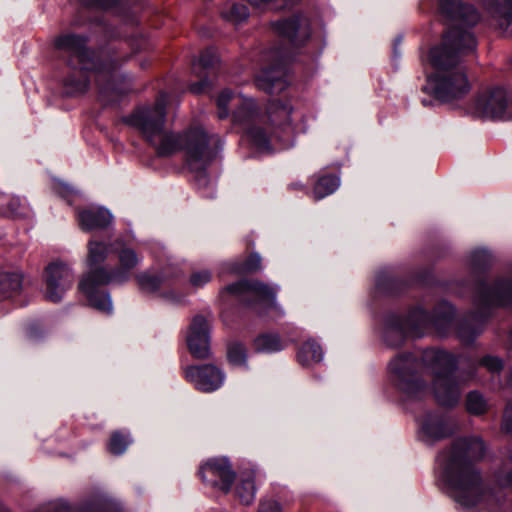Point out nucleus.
Instances as JSON below:
<instances>
[{
    "label": "nucleus",
    "mask_w": 512,
    "mask_h": 512,
    "mask_svg": "<svg viewBox=\"0 0 512 512\" xmlns=\"http://www.w3.org/2000/svg\"><path fill=\"white\" fill-rule=\"evenodd\" d=\"M24 274L15 266H6L0 270V299L18 296L23 288Z\"/></svg>",
    "instance_id": "nucleus-22"
},
{
    "label": "nucleus",
    "mask_w": 512,
    "mask_h": 512,
    "mask_svg": "<svg viewBox=\"0 0 512 512\" xmlns=\"http://www.w3.org/2000/svg\"><path fill=\"white\" fill-rule=\"evenodd\" d=\"M485 453L486 445L480 436L460 437L439 453L437 462L456 503L465 508L483 503L491 512H497L504 503V493L501 489H486L476 466Z\"/></svg>",
    "instance_id": "nucleus-4"
},
{
    "label": "nucleus",
    "mask_w": 512,
    "mask_h": 512,
    "mask_svg": "<svg viewBox=\"0 0 512 512\" xmlns=\"http://www.w3.org/2000/svg\"><path fill=\"white\" fill-rule=\"evenodd\" d=\"M87 37L74 33L58 36L55 47L61 51L70 73L63 80L64 93L68 96L82 95L90 87L93 74L99 98L105 105L116 103L127 92L115 84L118 69L131 56L127 42H113L100 50L96 56L87 48Z\"/></svg>",
    "instance_id": "nucleus-2"
},
{
    "label": "nucleus",
    "mask_w": 512,
    "mask_h": 512,
    "mask_svg": "<svg viewBox=\"0 0 512 512\" xmlns=\"http://www.w3.org/2000/svg\"><path fill=\"white\" fill-rule=\"evenodd\" d=\"M0 512H9L4 506L0 505Z\"/></svg>",
    "instance_id": "nucleus-47"
},
{
    "label": "nucleus",
    "mask_w": 512,
    "mask_h": 512,
    "mask_svg": "<svg viewBox=\"0 0 512 512\" xmlns=\"http://www.w3.org/2000/svg\"><path fill=\"white\" fill-rule=\"evenodd\" d=\"M508 386L512 389V367L509 370Z\"/></svg>",
    "instance_id": "nucleus-44"
},
{
    "label": "nucleus",
    "mask_w": 512,
    "mask_h": 512,
    "mask_svg": "<svg viewBox=\"0 0 512 512\" xmlns=\"http://www.w3.org/2000/svg\"><path fill=\"white\" fill-rule=\"evenodd\" d=\"M466 407L469 413L474 415H480L486 411L487 404L480 393H478L477 391H472L467 395Z\"/></svg>",
    "instance_id": "nucleus-32"
},
{
    "label": "nucleus",
    "mask_w": 512,
    "mask_h": 512,
    "mask_svg": "<svg viewBox=\"0 0 512 512\" xmlns=\"http://www.w3.org/2000/svg\"><path fill=\"white\" fill-rule=\"evenodd\" d=\"M185 379L202 392H213L224 382V373L212 364L188 366L184 370Z\"/></svg>",
    "instance_id": "nucleus-17"
},
{
    "label": "nucleus",
    "mask_w": 512,
    "mask_h": 512,
    "mask_svg": "<svg viewBox=\"0 0 512 512\" xmlns=\"http://www.w3.org/2000/svg\"><path fill=\"white\" fill-rule=\"evenodd\" d=\"M252 6L262 8L272 2L273 0H247Z\"/></svg>",
    "instance_id": "nucleus-42"
},
{
    "label": "nucleus",
    "mask_w": 512,
    "mask_h": 512,
    "mask_svg": "<svg viewBox=\"0 0 512 512\" xmlns=\"http://www.w3.org/2000/svg\"><path fill=\"white\" fill-rule=\"evenodd\" d=\"M227 357L232 365L246 366V348L241 343L230 344L227 349Z\"/></svg>",
    "instance_id": "nucleus-33"
},
{
    "label": "nucleus",
    "mask_w": 512,
    "mask_h": 512,
    "mask_svg": "<svg viewBox=\"0 0 512 512\" xmlns=\"http://www.w3.org/2000/svg\"><path fill=\"white\" fill-rule=\"evenodd\" d=\"M509 345H510V348L512 349V330L510 331V334H509Z\"/></svg>",
    "instance_id": "nucleus-46"
},
{
    "label": "nucleus",
    "mask_w": 512,
    "mask_h": 512,
    "mask_svg": "<svg viewBox=\"0 0 512 512\" xmlns=\"http://www.w3.org/2000/svg\"><path fill=\"white\" fill-rule=\"evenodd\" d=\"M167 103L168 96L162 93L154 105L137 108L125 118V122L135 128L160 156L184 151L196 184L199 188H206L212 183L207 168L217 156L220 139L201 127L189 128L183 134L169 132L165 127Z\"/></svg>",
    "instance_id": "nucleus-1"
},
{
    "label": "nucleus",
    "mask_w": 512,
    "mask_h": 512,
    "mask_svg": "<svg viewBox=\"0 0 512 512\" xmlns=\"http://www.w3.org/2000/svg\"><path fill=\"white\" fill-rule=\"evenodd\" d=\"M472 109L475 115L487 119H507L511 116L508 93L500 87L479 93Z\"/></svg>",
    "instance_id": "nucleus-12"
},
{
    "label": "nucleus",
    "mask_w": 512,
    "mask_h": 512,
    "mask_svg": "<svg viewBox=\"0 0 512 512\" xmlns=\"http://www.w3.org/2000/svg\"><path fill=\"white\" fill-rule=\"evenodd\" d=\"M255 493V472L252 470L243 472L236 487L237 497L242 504L250 505L255 499Z\"/></svg>",
    "instance_id": "nucleus-26"
},
{
    "label": "nucleus",
    "mask_w": 512,
    "mask_h": 512,
    "mask_svg": "<svg viewBox=\"0 0 512 512\" xmlns=\"http://www.w3.org/2000/svg\"><path fill=\"white\" fill-rule=\"evenodd\" d=\"M495 482L500 488H512V459H507L495 470Z\"/></svg>",
    "instance_id": "nucleus-31"
},
{
    "label": "nucleus",
    "mask_w": 512,
    "mask_h": 512,
    "mask_svg": "<svg viewBox=\"0 0 512 512\" xmlns=\"http://www.w3.org/2000/svg\"><path fill=\"white\" fill-rule=\"evenodd\" d=\"M438 8L443 15L454 22L443 38L454 29L471 33L468 28L479 21L476 9L471 5H464L462 0H438Z\"/></svg>",
    "instance_id": "nucleus-16"
},
{
    "label": "nucleus",
    "mask_w": 512,
    "mask_h": 512,
    "mask_svg": "<svg viewBox=\"0 0 512 512\" xmlns=\"http://www.w3.org/2000/svg\"><path fill=\"white\" fill-rule=\"evenodd\" d=\"M455 315L454 307L446 302L438 305L434 314L416 307L407 315L389 314L384 320L383 339L393 348L404 344L406 338H420L434 329L440 336H444L451 328Z\"/></svg>",
    "instance_id": "nucleus-6"
},
{
    "label": "nucleus",
    "mask_w": 512,
    "mask_h": 512,
    "mask_svg": "<svg viewBox=\"0 0 512 512\" xmlns=\"http://www.w3.org/2000/svg\"><path fill=\"white\" fill-rule=\"evenodd\" d=\"M456 357L439 349H425L419 355L406 352L395 356L388 365L393 385L407 398H418L426 390V382L419 372H433V392L439 405L454 407L458 404L464 383L473 378L470 373L464 378L456 377Z\"/></svg>",
    "instance_id": "nucleus-3"
},
{
    "label": "nucleus",
    "mask_w": 512,
    "mask_h": 512,
    "mask_svg": "<svg viewBox=\"0 0 512 512\" xmlns=\"http://www.w3.org/2000/svg\"><path fill=\"white\" fill-rule=\"evenodd\" d=\"M476 46L472 33L459 29L448 33L440 45L430 50L429 62L433 72L427 76L423 90L444 103L466 96L470 84L462 62L466 55L475 51Z\"/></svg>",
    "instance_id": "nucleus-5"
},
{
    "label": "nucleus",
    "mask_w": 512,
    "mask_h": 512,
    "mask_svg": "<svg viewBox=\"0 0 512 512\" xmlns=\"http://www.w3.org/2000/svg\"><path fill=\"white\" fill-rule=\"evenodd\" d=\"M502 430L512 436V402H508L503 413Z\"/></svg>",
    "instance_id": "nucleus-38"
},
{
    "label": "nucleus",
    "mask_w": 512,
    "mask_h": 512,
    "mask_svg": "<svg viewBox=\"0 0 512 512\" xmlns=\"http://www.w3.org/2000/svg\"><path fill=\"white\" fill-rule=\"evenodd\" d=\"M135 256L134 252L126 248L121 241L107 245L102 241L90 240L88 243V256Z\"/></svg>",
    "instance_id": "nucleus-25"
},
{
    "label": "nucleus",
    "mask_w": 512,
    "mask_h": 512,
    "mask_svg": "<svg viewBox=\"0 0 512 512\" xmlns=\"http://www.w3.org/2000/svg\"><path fill=\"white\" fill-rule=\"evenodd\" d=\"M130 443L131 439L128 435H124L121 432L116 431L111 435L108 443V450L114 455H120L125 452Z\"/></svg>",
    "instance_id": "nucleus-34"
},
{
    "label": "nucleus",
    "mask_w": 512,
    "mask_h": 512,
    "mask_svg": "<svg viewBox=\"0 0 512 512\" xmlns=\"http://www.w3.org/2000/svg\"><path fill=\"white\" fill-rule=\"evenodd\" d=\"M259 264H260V258H251L250 262H247L243 268L236 270L235 272L237 274L248 273V272L258 269Z\"/></svg>",
    "instance_id": "nucleus-40"
},
{
    "label": "nucleus",
    "mask_w": 512,
    "mask_h": 512,
    "mask_svg": "<svg viewBox=\"0 0 512 512\" xmlns=\"http://www.w3.org/2000/svg\"><path fill=\"white\" fill-rule=\"evenodd\" d=\"M283 1V4L280 6V8H291L293 7L296 3H298L300 0H282Z\"/></svg>",
    "instance_id": "nucleus-43"
},
{
    "label": "nucleus",
    "mask_w": 512,
    "mask_h": 512,
    "mask_svg": "<svg viewBox=\"0 0 512 512\" xmlns=\"http://www.w3.org/2000/svg\"><path fill=\"white\" fill-rule=\"evenodd\" d=\"M212 275L209 270H200L193 272L190 276V282L194 287H203L211 281Z\"/></svg>",
    "instance_id": "nucleus-36"
},
{
    "label": "nucleus",
    "mask_w": 512,
    "mask_h": 512,
    "mask_svg": "<svg viewBox=\"0 0 512 512\" xmlns=\"http://www.w3.org/2000/svg\"><path fill=\"white\" fill-rule=\"evenodd\" d=\"M181 275L180 269L173 266L165 267L159 274L142 272L136 276L138 284L144 290L156 291L163 284Z\"/></svg>",
    "instance_id": "nucleus-24"
},
{
    "label": "nucleus",
    "mask_w": 512,
    "mask_h": 512,
    "mask_svg": "<svg viewBox=\"0 0 512 512\" xmlns=\"http://www.w3.org/2000/svg\"><path fill=\"white\" fill-rule=\"evenodd\" d=\"M478 365L486 368L492 374H498L503 369V361L499 357L491 355L481 358Z\"/></svg>",
    "instance_id": "nucleus-35"
},
{
    "label": "nucleus",
    "mask_w": 512,
    "mask_h": 512,
    "mask_svg": "<svg viewBox=\"0 0 512 512\" xmlns=\"http://www.w3.org/2000/svg\"><path fill=\"white\" fill-rule=\"evenodd\" d=\"M187 345L190 353L197 359H207L210 356V336L208 320L202 315H196L190 324L187 335Z\"/></svg>",
    "instance_id": "nucleus-19"
},
{
    "label": "nucleus",
    "mask_w": 512,
    "mask_h": 512,
    "mask_svg": "<svg viewBox=\"0 0 512 512\" xmlns=\"http://www.w3.org/2000/svg\"><path fill=\"white\" fill-rule=\"evenodd\" d=\"M491 25L501 33L512 36V0H484Z\"/></svg>",
    "instance_id": "nucleus-21"
},
{
    "label": "nucleus",
    "mask_w": 512,
    "mask_h": 512,
    "mask_svg": "<svg viewBox=\"0 0 512 512\" xmlns=\"http://www.w3.org/2000/svg\"><path fill=\"white\" fill-rule=\"evenodd\" d=\"M138 265L139 258H119V261L113 262L108 261V258H87L86 271L79 282V289L86 296L90 306L111 314L112 300L110 294L102 287L127 281Z\"/></svg>",
    "instance_id": "nucleus-7"
},
{
    "label": "nucleus",
    "mask_w": 512,
    "mask_h": 512,
    "mask_svg": "<svg viewBox=\"0 0 512 512\" xmlns=\"http://www.w3.org/2000/svg\"><path fill=\"white\" fill-rule=\"evenodd\" d=\"M293 108L289 100L275 99L271 100L267 107L269 119V129L253 124L246 131L247 137L252 145L260 152H269L277 149L274 147L278 143V149H286L294 144V128L291 123V114Z\"/></svg>",
    "instance_id": "nucleus-8"
},
{
    "label": "nucleus",
    "mask_w": 512,
    "mask_h": 512,
    "mask_svg": "<svg viewBox=\"0 0 512 512\" xmlns=\"http://www.w3.org/2000/svg\"><path fill=\"white\" fill-rule=\"evenodd\" d=\"M199 475L204 484L228 493L234 480L235 472L224 458H214L200 467Z\"/></svg>",
    "instance_id": "nucleus-15"
},
{
    "label": "nucleus",
    "mask_w": 512,
    "mask_h": 512,
    "mask_svg": "<svg viewBox=\"0 0 512 512\" xmlns=\"http://www.w3.org/2000/svg\"><path fill=\"white\" fill-rule=\"evenodd\" d=\"M218 117L226 118L230 108L233 110L235 122L245 124L255 121L258 107L252 98L241 94H235L229 89L223 90L217 98Z\"/></svg>",
    "instance_id": "nucleus-13"
},
{
    "label": "nucleus",
    "mask_w": 512,
    "mask_h": 512,
    "mask_svg": "<svg viewBox=\"0 0 512 512\" xmlns=\"http://www.w3.org/2000/svg\"><path fill=\"white\" fill-rule=\"evenodd\" d=\"M248 16V8L244 4H233L222 11V17L234 25L241 24Z\"/></svg>",
    "instance_id": "nucleus-30"
},
{
    "label": "nucleus",
    "mask_w": 512,
    "mask_h": 512,
    "mask_svg": "<svg viewBox=\"0 0 512 512\" xmlns=\"http://www.w3.org/2000/svg\"><path fill=\"white\" fill-rule=\"evenodd\" d=\"M80 3L88 8L100 9V10H108L111 8L115 0H79Z\"/></svg>",
    "instance_id": "nucleus-37"
},
{
    "label": "nucleus",
    "mask_w": 512,
    "mask_h": 512,
    "mask_svg": "<svg viewBox=\"0 0 512 512\" xmlns=\"http://www.w3.org/2000/svg\"><path fill=\"white\" fill-rule=\"evenodd\" d=\"M286 344L278 334L266 333L259 335L254 340V348L257 352L274 353L283 350Z\"/></svg>",
    "instance_id": "nucleus-28"
},
{
    "label": "nucleus",
    "mask_w": 512,
    "mask_h": 512,
    "mask_svg": "<svg viewBox=\"0 0 512 512\" xmlns=\"http://www.w3.org/2000/svg\"><path fill=\"white\" fill-rule=\"evenodd\" d=\"M76 217L83 231L103 230L113 222L112 213L107 208L96 205L78 209Z\"/></svg>",
    "instance_id": "nucleus-20"
},
{
    "label": "nucleus",
    "mask_w": 512,
    "mask_h": 512,
    "mask_svg": "<svg viewBox=\"0 0 512 512\" xmlns=\"http://www.w3.org/2000/svg\"><path fill=\"white\" fill-rule=\"evenodd\" d=\"M43 280L46 285V298L57 303L62 300L65 292L72 286L74 273L66 261L56 258L45 266Z\"/></svg>",
    "instance_id": "nucleus-11"
},
{
    "label": "nucleus",
    "mask_w": 512,
    "mask_h": 512,
    "mask_svg": "<svg viewBox=\"0 0 512 512\" xmlns=\"http://www.w3.org/2000/svg\"><path fill=\"white\" fill-rule=\"evenodd\" d=\"M419 439L426 444L445 439L457 429L455 422L448 416L437 412H426L418 420Z\"/></svg>",
    "instance_id": "nucleus-14"
},
{
    "label": "nucleus",
    "mask_w": 512,
    "mask_h": 512,
    "mask_svg": "<svg viewBox=\"0 0 512 512\" xmlns=\"http://www.w3.org/2000/svg\"><path fill=\"white\" fill-rule=\"evenodd\" d=\"M270 65L261 69L256 75V86L269 94H278L287 87L286 62L288 54L279 48H273L266 56Z\"/></svg>",
    "instance_id": "nucleus-10"
},
{
    "label": "nucleus",
    "mask_w": 512,
    "mask_h": 512,
    "mask_svg": "<svg viewBox=\"0 0 512 512\" xmlns=\"http://www.w3.org/2000/svg\"><path fill=\"white\" fill-rule=\"evenodd\" d=\"M340 185V179L335 175H325L320 177L313 189L316 199H322L334 193Z\"/></svg>",
    "instance_id": "nucleus-29"
},
{
    "label": "nucleus",
    "mask_w": 512,
    "mask_h": 512,
    "mask_svg": "<svg viewBox=\"0 0 512 512\" xmlns=\"http://www.w3.org/2000/svg\"><path fill=\"white\" fill-rule=\"evenodd\" d=\"M63 190H64V192H65L66 194H69V193H71V192H72V188H71V187H69L68 185H64V186H63Z\"/></svg>",
    "instance_id": "nucleus-45"
},
{
    "label": "nucleus",
    "mask_w": 512,
    "mask_h": 512,
    "mask_svg": "<svg viewBox=\"0 0 512 512\" xmlns=\"http://www.w3.org/2000/svg\"><path fill=\"white\" fill-rule=\"evenodd\" d=\"M218 62V57L216 55V52L212 48H208L204 50L198 61L193 63V72L199 76L201 79L193 83L190 86V90L194 94H200L203 93L207 88L210 87V82L207 80L206 77H203L200 72H198V69H210L213 68Z\"/></svg>",
    "instance_id": "nucleus-23"
},
{
    "label": "nucleus",
    "mask_w": 512,
    "mask_h": 512,
    "mask_svg": "<svg viewBox=\"0 0 512 512\" xmlns=\"http://www.w3.org/2000/svg\"><path fill=\"white\" fill-rule=\"evenodd\" d=\"M272 29L277 35L287 40L293 46L303 45L311 34L309 21L303 15H295L273 22Z\"/></svg>",
    "instance_id": "nucleus-18"
},
{
    "label": "nucleus",
    "mask_w": 512,
    "mask_h": 512,
    "mask_svg": "<svg viewBox=\"0 0 512 512\" xmlns=\"http://www.w3.org/2000/svg\"><path fill=\"white\" fill-rule=\"evenodd\" d=\"M489 255H490V251H488L487 248H485V247H478V248H476L473 251L471 256L478 257V256H489Z\"/></svg>",
    "instance_id": "nucleus-41"
},
{
    "label": "nucleus",
    "mask_w": 512,
    "mask_h": 512,
    "mask_svg": "<svg viewBox=\"0 0 512 512\" xmlns=\"http://www.w3.org/2000/svg\"><path fill=\"white\" fill-rule=\"evenodd\" d=\"M258 512H281L280 504L272 499L262 500Z\"/></svg>",
    "instance_id": "nucleus-39"
},
{
    "label": "nucleus",
    "mask_w": 512,
    "mask_h": 512,
    "mask_svg": "<svg viewBox=\"0 0 512 512\" xmlns=\"http://www.w3.org/2000/svg\"><path fill=\"white\" fill-rule=\"evenodd\" d=\"M298 362L303 366H309L323 359L321 346L314 340L306 341L297 353Z\"/></svg>",
    "instance_id": "nucleus-27"
},
{
    "label": "nucleus",
    "mask_w": 512,
    "mask_h": 512,
    "mask_svg": "<svg viewBox=\"0 0 512 512\" xmlns=\"http://www.w3.org/2000/svg\"><path fill=\"white\" fill-rule=\"evenodd\" d=\"M277 289L256 280L242 279L225 286L220 291V298L227 300L229 296L251 307L260 315L275 310L279 315L283 312L276 303Z\"/></svg>",
    "instance_id": "nucleus-9"
}]
</instances>
